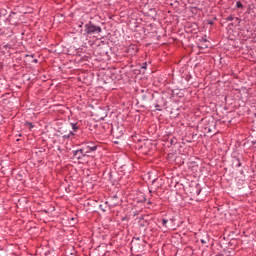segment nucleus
I'll return each instance as SVG.
<instances>
[{
  "label": "nucleus",
  "instance_id": "nucleus-6",
  "mask_svg": "<svg viewBox=\"0 0 256 256\" xmlns=\"http://www.w3.org/2000/svg\"><path fill=\"white\" fill-rule=\"evenodd\" d=\"M236 7L241 8V7H243V4L240 1H238V2H236Z\"/></svg>",
  "mask_w": 256,
  "mask_h": 256
},
{
  "label": "nucleus",
  "instance_id": "nucleus-3",
  "mask_svg": "<svg viewBox=\"0 0 256 256\" xmlns=\"http://www.w3.org/2000/svg\"><path fill=\"white\" fill-rule=\"evenodd\" d=\"M85 149V153H89V151H97V146H87Z\"/></svg>",
  "mask_w": 256,
  "mask_h": 256
},
{
  "label": "nucleus",
  "instance_id": "nucleus-8",
  "mask_svg": "<svg viewBox=\"0 0 256 256\" xmlns=\"http://www.w3.org/2000/svg\"><path fill=\"white\" fill-rule=\"evenodd\" d=\"M71 135H73V132H69V134H67V135H64V137H71Z\"/></svg>",
  "mask_w": 256,
  "mask_h": 256
},
{
  "label": "nucleus",
  "instance_id": "nucleus-7",
  "mask_svg": "<svg viewBox=\"0 0 256 256\" xmlns=\"http://www.w3.org/2000/svg\"><path fill=\"white\" fill-rule=\"evenodd\" d=\"M168 222H169V221H168L167 219H163V220H162V225L165 226V225H167Z\"/></svg>",
  "mask_w": 256,
  "mask_h": 256
},
{
  "label": "nucleus",
  "instance_id": "nucleus-4",
  "mask_svg": "<svg viewBox=\"0 0 256 256\" xmlns=\"http://www.w3.org/2000/svg\"><path fill=\"white\" fill-rule=\"evenodd\" d=\"M26 127H29V129H33V124L31 122H26Z\"/></svg>",
  "mask_w": 256,
  "mask_h": 256
},
{
  "label": "nucleus",
  "instance_id": "nucleus-2",
  "mask_svg": "<svg viewBox=\"0 0 256 256\" xmlns=\"http://www.w3.org/2000/svg\"><path fill=\"white\" fill-rule=\"evenodd\" d=\"M85 155H87L85 148L74 151V157H76V159H81L82 157H85Z\"/></svg>",
  "mask_w": 256,
  "mask_h": 256
},
{
  "label": "nucleus",
  "instance_id": "nucleus-1",
  "mask_svg": "<svg viewBox=\"0 0 256 256\" xmlns=\"http://www.w3.org/2000/svg\"><path fill=\"white\" fill-rule=\"evenodd\" d=\"M85 31L88 34H91V33H101V27L95 26V25L89 23V24L85 25Z\"/></svg>",
  "mask_w": 256,
  "mask_h": 256
},
{
  "label": "nucleus",
  "instance_id": "nucleus-9",
  "mask_svg": "<svg viewBox=\"0 0 256 256\" xmlns=\"http://www.w3.org/2000/svg\"><path fill=\"white\" fill-rule=\"evenodd\" d=\"M227 21H233V16H229V17L227 18Z\"/></svg>",
  "mask_w": 256,
  "mask_h": 256
},
{
  "label": "nucleus",
  "instance_id": "nucleus-5",
  "mask_svg": "<svg viewBox=\"0 0 256 256\" xmlns=\"http://www.w3.org/2000/svg\"><path fill=\"white\" fill-rule=\"evenodd\" d=\"M71 126H72L73 131H77V129H79V127H77L76 124H71Z\"/></svg>",
  "mask_w": 256,
  "mask_h": 256
},
{
  "label": "nucleus",
  "instance_id": "nucleus-10",
  "mask_svg": "<svg viewBox=\"0 0 256 256\" xmlns=\"http://www.w3.org/2000/svg\"><path fill=\"white\" fill-rule=\"evenodd\" d=\"M142 69H147V63H144Z\"/></svg>",
  "mask_w": 256,
  "mask_h": 256
}]
</instances>
